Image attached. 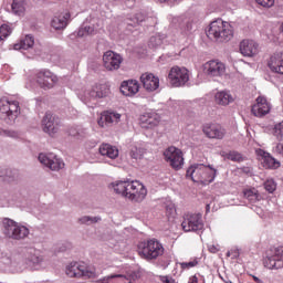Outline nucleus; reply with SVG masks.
<instances>
[{
    "mask_svg": "<svg viewBox=\"0 0 283 283\" xmlns=\"http://www.w3.org/2000/svg\"><path fill=\"white\" fill-rule=\"evenodd\" d=\"M115 193L127 198L132 202H143L147 198V188L140 181H115L112 184Z\"/></svg>",
    "mask_w": 283,
    "mask_h": 283,
    "instance_id": "obj_1",
    "label": "nucleus"
},
{
    "mask_svg": "<svg viewBox=\"0 0 283 283\" xmlns=\"http://www.w3.org/2000/svg\"><path fill=\"white\" fill-rule=\"evenodd\" d=\"M218 170L211 165L193 164L186 172L188 178H191L192 182H201L202 185H211L216 180Z\"/></svg>",
    "mask_w": 283,
    "mask_h": 283,
    "instance_id": "obj_2",
    "label": "nucleus"
},
{
    "mask_svg": "<svg viewBox=\"0 0 283 283\" xmlns=\"http://www.w3.org/2000/svg\"><path fill=\"white\" fill-rule=\"evenodd\" d=\"M207 36L213 39L218 43H224L231 41L233 36V25L227 21L218 19L210 23Z\"/></svg>",
    "mask_w": 283,
    "mask_h": 283,
    "instance_id": "obj_3",
    "label": "nucleus"
},
{
    "mask_svg": "<svg viewBox=\"0 0 283 283\" xmlns=\"http://www.w3.org/2000/svg\"><path fill=\"white\" fill-rule=\"evenodd\" d=\"M137 251L143 260L151 262L165 254V247H163V243L157 239H149L138 243Z\"/></svg>",
    "mask_w": 283,
    "mask_h": 283,
    "instance_id": "obj_4",
    "label": "nucleus"
},
{
    "mask_svg": "<svg viewBox=\"0 0 283 283\" xmlns=\"http://www.w3.org/2000/svg\"><path fill=\"white\" fill-rule=\"evenodd\" d=\"M21 116V106L18 101L1 98L0 99V118L6 125H14Z\"/></svg>",
    "mask_w": 283,
    "mask_h": 283,
    "instance_id": "obj_5",
    "label": "nucleus"
},
{
    "mask_svg": "<svg viewBox=\"0 0 283 283\" xmlns=\"http://www.w3.org/2000/svg\"><path fill=\"white\" fill-rule=\"evenodd\" d=\"M3 235L9 240H25L30 235V229L25 226L17 223L12 219H6L3 221Z\"/></svg>",
    "mask_w": 283,
    "mask_h": 283,
    "instance_id": "obj_6",
    "label": "nucleus"
},
{
    "mask_svg": "<svg viewBox=\"0 0 283 283\" xmlns=\"http://www.w3.org/2000/svg\"><path fill=\"white\" fill-rule=\"evenodd\" d=\"M263 265L265 269H270L271 271L283 269V247L270 248L265 252Z\"/></svg>",
    "mask_w": 283,
    "mask_h": 283,
    "instance_id": "obj_7",
    "label": "nucleus"
},
{
    "mask_svg": "<svg viewBox=\"0 0 283 283\" xmlns=\"http://www.w3.org/2000/svg\"><path fill=\"white\" fill-rule=\"evenodd\" d=\"M171 87H185L189 83V70L185 66H172L168 74Z\"/></svg>",
    "mask_w": 283,
    "mask_h": 283,
    "instance_id": "obj_8",
    "label": "nucleus"
},
{
    "mask_svg": "<svg viewBox=\"0 0 283 283\" xmlns=\"http://www.w3.org/2000/svg\"><path fill=\"white\" fill-rule=\"evenodd\" d=\"M25 264L30 266L33 271H41L43 269V263L45 262V256L36 248H27L24 251Z\"/></svg>",
    "mask_w": 283,
    "mask_h": 283,
    "instance_id": "obj_9",
    "label": "nucleus"
},
{
    "mask_svg": "<svg viewBox=\"0 0 283 283\" xmlns=\"http://www.w3.org/2000/svg\"><path fill=\"white\" fill-rule=\"evenodd\" d=\"M66 275L69 277H96V271L90 270L85 263H71L66 266Z\"/></svg>",
    "mask_w": 283,
    "mask_h": 283,
    "instance_id": "obj_10",
    "label": "nucleus"
},
{
    "mask_svg": "<svg viewBox=\"0 0 283 283\" xmlns=\"http://www.w3.org/2000/svg\"><path fill=\"white\" fill-rule=\"evenodd\" d=\"M164 157L167 163H169L172 169H182L185 165V157H182V150L170 146L164 151Z\"/></svg>",
    "mask_w": 283,
    "mask_h": 283,
    "instance_id": "obj_11",
    "label": "nucleus"
},
{
    "mask_svg": "<svg viewBox=\"0 0 283 283\" xmlns=\"http://www.w3.org/2000/svg\"><path fill=\"white\" fill-rule=\"evenodd\" d=\"M184 231H202L205 223L202 222V214H186L181 223Z\"/></svg>",
    "mask_w": 283,
    "mask_h": 283,
    "instance_id": "obj_12",
    "label": "nucleus"
},
{
    "mask_svg": "<svg viewBox=\"0 0 283 283\" xmlns=\"http://www.w3.org/2000/svg\"><path fill=\"white\" fill-rule=\"evenodd\" d=\"M36 83L42 90H52L59 83V77L50 70H41L36 74Z\"/></svg>",
    "mask_w": 283,
    "mask_h": 283,
    "instance_id": "obj_13",
    "label": "nucleus"
},
{
    "mask_svg": "<svg viewBox=\"0 0 283 283\" xmlns=\"http://www.w3.org/2000/svg\"><path fill=\"white\" fill-rule=\"evenodd\" d=\"M38 160H40L44 167L51 169V171H61V169L65 167V163H63L61 158L56 157L54 154L41 153L38 157Z\"/></svg>",
    "mask_w": 283,
    "mask_h": 283,
    "instance_id": "obj_14",
    "label": "nucleus"
},
{
    "mask_svg": "<svg viewBox=\"0 0 283 283\" xmlns=\"http://www.w3.org/2000/svg\"><path fill=\"white\" fill-rule=\"evenodd\" d=\"M103 63L105 70L108 72H114V70H118L120 67L123 56L114 51H106L103 55Z\"/></svg>",
    "mask_w": 283,
    "mask_h": 283,
    "instance_id": "obj_15",
    "label": "nucleus"
},
{
    "mask_svg": "<svg viewBox=\"0 0 283 283\" xmlns=\"http://www.w3.org/2000/svg\"><path fill=\"white\" fill-rule=\"evenodd\" d=\"M60 123L61 122L56 115L46 112L42 119L43 132H45V134H50V136L56 134V132H59Z\"/></svg>",
    "mask_w": 283,
    "mask_h": 283,
    "instance_id": "obj_16",
    "label": "nucleus"
},
{
    "mask_svg": "<svg viewBox=\"0 0 283 283\" xmlns=\"http://www.w3.org/2000/svg\"><path fill=\"white\" fill-rule=\"evenodd\" d=\"M123 115L114 111H105L101 114L97 120L99 127H112V125H118Z\"/></svg>",
    "mask_w": 283,
    "mask_h": 283,
    "instance_id": "obj_17",
    "label": "nucleus"
},
{
    "mask_svg": "<svg viewBox=\"0 0 283 283\" xmlns=\"http://www.w3.org/2000/svg\"><path fill=\"white\" fill-rule=\"evenodd\" d=\"M140 83L146 92H156L160 87V78L154 73H143Z\"/></svg>",
    "mask_w": 283,
    "mask_h": 283,
    "instance_id": "obj_18",
    "label": "nucleus"
},
{
    "mask_svg": "<svg viewBox=\"0 0 283 283\" xmlns=\"http://www.w3.org/2000/svg\"><path fill=\"white\" fill-rule=\"evenodd\" d=\"M203 71L208 76H222L227 72V67L220 61H209L203 65Z\"/></svg>",
    "mask_w": 283,
    "mask_h": 283,
    "instance_id": "obj_19",
    "label": "nucleus"
},
{
    "mask_svg": "<svg viewBox=\"0 0 283 283\" xmlns=\"http://www.w3.org/2000/svg\"><path fill=\"white\" fill-rule=\"evenodd\" d=\"M251 112L254 116L262 118V116H266L271 112V105L266 102L265 97L259 96Z\"/></svg>",
    "mask_w": 283,
    "mask_h": 283,
    "instance_id": "obj_20",
    "label": "nucleus"
},
{
    "mask_svg": "<svg viewBox=\"0 0 283 283\" xmlns=\"http://www.w3.org/2000/svg\"><path fill=\"white\" fill-rule=\"evenodd\" d=\"M109 96V85L107 84H95L87 93L85 102L92 101V98H105Z\"/></svg>",
    "mask_w": 283,
    "mask_h": 283,
    "instance_id": "obj_21",
    "label": "nucleus"
},
{
    "mask_svg": "<svg viewBox=\"0 0 283 283\" xmlns=\"http://www.w3.org/2000/svg\"><path fill=\"white\" fill-rule=\"evenodd\" d=\"M159 123L160 116L156 113H146L140 116V125L144 129H154Z\"/></svg>",
    "mask_w": 283,
    "mask_h": 283,
    "instance_id": "obj_22",
    "label": "nucleus"
},
{
    "mask_svg": "<svg viewBox=\"0 0 283 283\" xmlns=\"http://www.w3.org/2000/svg\"><path fill=\"white\" fill-rule=\"evenodd\" d=\"M203 134H206L208 138H216L217 140H222V138L227 136V130L220 125L212 124L203 127Z\"/></svg>",
    "mask_w": 283,
    "mask_h": 283,
    "instance_id": "obj_23",
    "label": "nucleus"
},
{
    "mask_svg": "<svg viewBox=\"0 0 283 283\" xmlns=\"http://www.w3.org/2000/svg\"><path fill=\"white\" fill-rule=\"evenodd\" d=\"M268 67L274 74L283 75V53H274L268 61Z\"/></svg>",
    "mask_w": 283,
    "mask_h": 283,
    "instance_id": "obj_24",
    "label": "nucleus"
},
{
    "mask_svg": "<svg viewBox=\"0 0 283 283\" xmlns=\"http://www.w3.org/2000/svg\"><path fill=\"white\" fill-rule=\"evenodd\" d=\"M139 90L140 85L136 80L125 81L120 85V92L124 96H134L135 94H138Z\"/></svg>",
    "mask_w": 283,
    "mask_h": 283,
    "instance_id": "obj_25",
    "label": "nucleus"
},
{
    "mask_svg": "<svg viewBox=\"0 0 283 283\" xmlns=\"http://www.w3.org/2000/svg\"><path fill=\"white\" fill-rule=\"evenodd\" d=\"M240 52L243 56H255L258 54V44L253 40H243L240 43Z\"/></svg>",
    "mask_w": 283,
    "mask_h": 283,
    "instance_id": "obj_26",
    "label": "nucleus"
},
{
    "mask_svg": "<svg viewBox=\"0 0 283 283\" xmlns=\"http://www.w3.org/2000/svg\"><path fill=\"white\" fill-rule=\"evenodd\" d=\"M1 264L3 271H7V273H21V265L10 256L2 258Z\"/></svg>",
    "mask_w": 283,
    "mask_h": 283,
    "instance_id": "obj_27",
    "label": "nucleus"
},
{
    "mask_svg": "<svg viewBox=\"0 0 283 283\" xmlns=\"http://www.w3.org/2000/svg\"><path fill=\"white\" fill-rule=\"evenodd\" d=\"M98 151L101 156H106V158H111V160L118 158V148L111 144H102Z\"/></svg>",
    "mask_w": 283,
    "mask_h": 283,
    "instance_id": "obj_28",
    "label": "nucleus"
},
{
    "mask_svg": "<svg viewBox=\"0 0 283 283\" xmlns=\"http://www.w3.org/2000/svg\"><path fill=\"white\" fill-rule=\"evenodd\" d=\"M262 154L261 163L265 169H277L280 168V161L273 158L271 154L265 153L263 150L260 151Z\"/></svg>",
    "mask_w": 283,
    "mask_h": 283,
    "instance_id": "obj_29",
    "label": "nucleus"
},
{
    "mask_svg": "<svg viewBox=\"0 0 283 283\" xmlns=\"http://www.w3.org/2000/svg\"><path fill=\"white\" fill-rule=\"evenodd\" d=\"M67 21H70V13H63L54 17L51 21V25L54 30H65V28H67Z\"/></svg>",
    "mask_w": 283,
    "mask_h": 283,
    "instance_id": "obj_30",
    "label": "nucleus"
},
{
    "mask_svg": "<svg viewBox=\"0 0 283 283\" xmlns=\"http://www.w3.org/2000/svg\"><path fill=\"white\" fill-rule=\"evenodd\" d=\"M243 198L250 202V205H255L262 200V195L255 188H249L243 190Z\"/></svg>",
    "mask_w": 283,
    "mask_h": 283,
    "instance_id": "obj_31",
    "label": "nucleus"
},
{
    "mask_svg": "<svg viewBox=\"0 0 283 283\" xmlns=\"http://www.w3.org/2000/svg\"><path fill=\"white\" fill-rule=\"evenodd\" d=\"M32 48H34V36L32 35H25L13 46L14 50H32Z\"/></svg>",
    "mask_w": 283,
    "mask_h": 283,
    "instance_id": "obj_32",
    "label": "nucleus"
},
{
    "mask_svg": "<svg viewBox=\"0 0 283 283\" xmlns=\"http://www.w3.org/2000/svg\"><path fill=\"white\" fill-rule=\"evenodd\" d=\"M214 101L217 105L227 106L230 103H233V96H231V94H229L227 91H221L214 95Z\"/></svg>",
    "mask_w": 283,
    "mask_h": 283,
    "instance_id": "obj_33",
    "label": "nucleus"
},
{
    "mask_svg": "<svg viewBox=\"0 0 283 283\" xmlns=\"http://www.w3.org/2000/svg\"><path fill=\"white\" fill-rule=\"evenodd\" d=\"M146 153L145 148L134 145L130 147L129 156L133 160H143Z\"/></svg>",
    "mask_w": 283,
    "mask_h": 283,
    "instance_id": "obj_34",
    "label": "nucleus"
},
{
    "mask_svg": "<svg viewBox=\"0 0 283 283\" xmlns=\"http://www.w3.org/2000/svg\"><path fill=\"white\" fill-rule=\"evenodd\" d=\"M25 6H28L25 0H13L11 6L13 14H18V17H21V14L25 12Z\"/></svg>",
    "mask_w": 283,
    "mask_h": 283,
    "instance_id": "obj_35",
    "label": "nucleus"
},
{
    "mask_svg": "<svg viewBox=\"0 0 283 283\" xmlns=\"http://www.w3.org/2000/svg\"><path fill=\"white\" fill-rule=\"evenodd\" d=\"M0 178H2L4 182H14L15 180H19V172L12 170H0Z\"/></svg>",
    "mask_w": 283,
    "mask_h": 283,
    "instance_id": "obj_36",
    "label": "nucleus"
},
{
    "mask_svg": "<svg viewBox=\"0 0 283 283\" xmlns=\"http://www.w3.org/2000/svg\"><path fill=\"white\" fill-rule=\"evenodd\" d=\"M94 34H96V28H94V25H85V24H83L77 30V36L80 39H83V36H92Z\"/></svg>",
    "mask_w": 283,
    "mask_h": 283,
    "instance_id": "obj_37",
    "label": "nucleus"
},
{
    "mask_svg": "<svg viewBox=\"0 0 283 283\" xmlns=\"http://www.w3.org/2000/svg\"><path fill=\"white\" fill-rule=\"evenodd\" d=\"M116 280H120L122 282H125V280H127V276L123 274H112V275L105 276L104 279L97 282L98 283H120L119 281H116Z\"/></svg>",
    "mask_w": 283,
    "mask_h": 283,
    "instance_id": "obj_38",
    "label": "nucleus"
},
{
    "mask_svg": "<svg viewBox=\"0 0 283 283\" xmlns=\"http://www.w3.org/2000/svg\"><path fill=\"white\" fill-rule=\"evenodd\" d=\"M69 136H73V138H85L87 136V129L78 128V127H71L69 128Z\"/></svg>",
    "mask_w": 283,
    "mask_h": 283,
    "instance_id": "obj_39",
    "label": "nucleus"
},
{
    "mask_svg": "<svg viewBox=\"0 0 283 283\" xmlns=\"http://www.w3.org/2000/svg\"><path fill=\"white\" fill-rule=\"evenodd\" d=\"M103 220L101 217H90V216H84L78 219L80 224H97V222H101Z\"/></svg>",
    "mask_w": 283,
    "mask_h": 283,
    "instance_id": "obj_40",
    "label": "nucleus"
},
{
    "mask_svg": "<svg viewBox=\"0 0 283 283\" xmlns=\"http://www.w3.org/2000/svg\"><path fill=\"white\" fill-rule=\"evenodd\" d=\"M0 136H7V138L19 140V138H21V133L14 129H2L0 130Z\"/></svg>",
    "mask_w": 283,
    "mask_h": 283,
    "instance_id": "obj_41",
    "label": "nucleus"
},
{
    "mask_svg": "<svg viewBox=\"0 0 283 283\" xmlns=\"http://www.w3.org/2000/svg\"><path fill=\"white\" fill-rule=\"evenodd\" d=\"M226 158L228 160H232V163H242V160H244V158L242 157V154H240L235 150H231L230 153H228L226 155Z\"/></svg>",
    "mask_w": 283,
    "mask_h": 283,
    "instance_id": "obj_42",
    "label": "nucleus"
},
{
    "mask_svg": "<svg viewBox=\"0 0 283 283\" xmlns=\"http://www.w3.org/2000/svg\"><path fill=\"white\" fill-rule=\"evenodd\" d=\"M12 34V29L8 24H2L0 27V41H3V39H8Z\"/></svg>",
    "mask_w": 283,
    "mask_h": 283,
    "instance_id": "obj_43",
    "label": "nucleus"
},
{
    "mask_svg": "<svg viewBox=\"0 0 283 283\" xmlns=\"http://www.w3.org/2000/svg\"><path fill=\"white\" fill-rule=\"evenodd\" d=\"M148 45L149 48H160L163 45V35L151 36Z\"/></svg>",
    "mask_w": 283,
    "mask_h": 283,
    "instance_id": "obj_44",
    "label": "nucleus"
},
{
    "mask_svg": "<svg viewBox=\"0 0 283 283\" xmlns=\"http://www.w3.org/2000/svg\"><path fill=\"white\" fill-rule=\"evenodd\" d=\"M264 189L268 190L269 193H273L277 189V184H275V180L268 179L264 182Z\"/></svg>",
    "mask_w": 283,
    "mask_h": 283,
    "instance_id": "obj_45",
    "label": "nucleus"
},
{
    "mask_svg": "<svg viewBox=\"0 0 283 283\" xmlns=\"http://www.w3.org/2000/svg\"><path fill=\"white\" fill-rule=\"evenodd\" d=\"M273 134L277 138V140H282V138H283V122H281L274 126Z\"/></svg>",
    "mask_w": 283,
    "mask_h": 283,
    "instance_id": "obj_46",
    "label": "nucleus"
},
{
    "mask_svg": "<svg viewBox=\"0 0 283 283\" xmlns=\"http://www.w3.org/2000/svg\"><path fill=\"white\" fill-rule=\"evenodd\" d=\"M181 32L184 34H189V32H191V30H193V24L191 22H189V20H186L181 25Z\"/></svg>",
    "mask_w": 283,
    "mask_h": 283,
    "instance_id": "obj_47",
    "label": "nucleus"
},
{
    "mask_svg": "<svg viewBox=\"0 0 283 283\" xmlns=\"http://www.w3.org/2000/svg\"><path fill=\"white\" fill-rule=\"evenodd\" d=\"M262 8H273L275 6V0H255Z\"/></svg>",
    "mask_w": 283,
    "mask_h": 283,
    "instance_id": "obj_48",
    "label": "nucleus"
},
{
    "mask_svg": "<svg viewBox=\"0 0 283 283\" xmlns=\"http://www.w3.org/2000/svg\"><path fill=\"white\" fill-rule=\"evenodd\" d=\"M133 19L138 24V23H143V21H147V15L143 12H138L134 15Z\"/></svg>",
    "mask_w": 283,
    "mask_h": 283,
    "instance_id": "obj_49",
    "label": "nucleus"
},
{
    "mask_svg": "<svg viewBox=\"0 0 283 283\" xmlns=\"http://www.w3.org/2000/svg\"><path fill=\"white\" fill-rule=\"evenodd\" d=\"M198 264V261H190L181 263V269H193Z\"/></svg>",
    "mask_w": 283,
    "mask_h": 283,
    "instance_id": "obj_50",
    "label": "nucleus"
},
{
    "mask_svg": "<svg viewBox=\"0 0 283 283\" xmlns=\"http://www.w3.org/2000/svg\"><path fill=\"white\" fill-rule=\"evenodd\" d=\"M240 171H242L243 174H247L248 176H251V174H253V168L251 167H241Z\"/></svg>",
    "mask_w": 283,
    "mask_h": 283,
    "instance_id": "obj_51",
    "label": "nucleus"
},
{
    "mask_svg": "<svg viewBox=\"0 0 283 283\" xmlns=\"http://www.w3.org/2000/svg\"><path fill=\"white\" fill-rule=\"evenodd\" d=\"M160 282L163 283H174V280L169 276H160Z\"/></svg>",
    "mask_w": 283,
    "mask_h": 283,
    "instance_id": "obj_52",
    "label": "nucleus"
},
{
    "mask_svg": "<svg viewBox=\"0 0 283 283\" xmlns=\"http://www.w3.org/2000/svg\"><path fill=\"white\" fill-rule=\"evenodd\" d=\"M230 251H232V255H231L232 260L240 258V252L238 250H230Z\"/></svg>",
    "mask_w": 283,
    "mask_h": 283,
    "instance_id": "obj_53",
    "label": "nucleus"
},
{
    "mask_svg": "<svg viewBox=\"0 0 283 283\" xmlns=\"http://www.w3.org/2000/svg\"><path fill=\"white\" fill-rule=\"evenodd\" d=\"M189 283H198V276L193 275L190 277Z\"/></svg>",
    "mask_w": 283,
    "mask_h": 283,
    "instance_id": "obj_54",
    "label": "nucleus"
},
{
    "mask_svg": "<svg viewBox=\"0 0 283 283\" xmlns=\"http://www.w3.org/2000/svg\"><path fill=\"white\" fill-rule=\"evenodd\" d=\"M254 282L262 283V281L258 276H253Z\"/></svg>",
    "mask_w": 283,
    "mask_h": 283,
    "instance_id": "obj_55",
    "label": "nucleus"
},
{
    "mask_svg": "<svg viewBox=\"0 0 283 283\" xmlns=\"http://www.w3.org/2000/svg\"><path fill=\"white\" fill-rule=\"evenodd\" d=\"M231 255H233V251L230 250V251L227 252V256L231 258Z\"/></svg>",
    "mask_w": 283,
    "mask_h": 283,
    "instance_id": "obj_56",
    "label": "nucleus"
},
{
    "mask_svg": "<svg viewBox=\"0 0 283 283\" xmlns=\"http://www.w3.org/2000/svg\"><path fill=\"white\" fill-rule=\"evenodd\" d=\"M210 209H211V206H210V205H207V206H206V211L209 212Z\"/></svg>",
    "mask_w": 283,
    "mask_h": 283,
    "instance_id": "obj_57",
    "label": "nucleus"
},
{
    "mask_svg": "<svg viewBox=\"0 0 283 283\" xmlns=\"http://www.w3.org/2000/svg\"><path fill=\"white\" fill-rule=\"evenodd\" d=\"M159 1V3H165V1H167V0H158Z\"/></svg>",
    "mask_w": 283,
    "mask_h": 283,
    "instance_id": "obj_58",
    "label": "nucleus"
}]
</instances>
